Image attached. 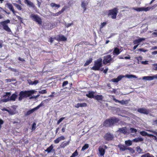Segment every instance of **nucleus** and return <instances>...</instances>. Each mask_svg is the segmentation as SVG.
<instances>
[{"label":"nucleus","mask_w":157,"mask_h":157,"mask_svg":"<svg viewBox=\"0 0 157 157\" xmlns=\"http://www.w3.org/2000/svg\"><path fill=\"white\" fill-rule=\"evenodd\" d=\"M154 70L157 71V64H155L153 65Z\"/></svg>","instance_id":"nucleus-57"},{"label":"nucleus","mask_w":157,"mask_h":157,"mask_svg":"<svg viewBox=\"0 0 157 157\" xmlns=\"http://www.w3.org/2000/svg\"><path fill=\"white\" fill-rule=\"evenodd\" d=\"M121 52L118 48L115 47L114 48L113 53L114 56H117L121 53Z\"/></svg>","instance_id":"nucleus-22"},{"label":"nucleus","mask_w":157,"mask_h":157,"mask_svg":"<svg viewBox=\"0 0 157 157\" xmlns=\"http://www.w3.org/2000/svg\"><path fill=\"white\" fill-rule=\"evenodd\" d=\"M14 5L16 7V8L19 10H22V8L21 6L19 4L17 3L14 4Z\"/></svg>","instance_id":"nucleus-37"},{"label":"nucleus","mask_w":157,"mask_h":157,"mask_svg":"<svg viewBox=\"0 0 157 157\" xmlns=\"http://www.w3.org/2000/svg\"><path fill=\"white\" fill-rule=\"evenodd\" d=\"M36 128V124L35 122H34L32 125V131L35 130Z\"/></svg>","instance_id":"nucleus-40"},{"label":"nucleus","mask_w":157,"mask_h":157,"mask_svg":"<svg viewBox=\"0 0 157 157\" xmlns=\"http://www.w3.org/2000/svg\"><path fill=\"white\" fill-rule=\"evenodd\" d=\"M113 135L111 134L109 132L106 133L104 136L105 140L107 141L112 140L114 138Z\"/></svg>","instance_id":"nucleus-10"},{"label":"nucleus","mask_w":157,"mask_h":157,"mask_svg":"<svg viewBox=\"0 0 157 157\" xmlns=\"http://www.w3.org/2000/svg\"><path fill=\"white\" fill-rule=\"evenodd\" d=\"M138 51H140V52H145L146 51H147V50H145V49L144 48H140L138 50Z\"/></svg>","instance_id":"nucleus-55"},{"label":"nucleus","mask_w":157,"mask_h":157,"mask_svg":"<svg viewBox=\"0 0 157 157\" xmlns=\"http://www.w3.org/2000/svg\"><path fill=\"white\" fill-rule=\"evenodd\" d=\"M96 93V92L94 91H89L88 92V94H86V96L89 98H94L95 96L94 95V94Z\"/></svg>","instance_id":"nucleus-16"},{"label":"nucleus","mask_w":157,"mask_h":157,"mask_svg":"<svg viewBox=\"0 0 157 157\" xmlns=\"http://www.w3.org/2000/svg\"><path fill=\"white\" fill-rule=\"evenodd\" d=\"M98 151L101 156H103L105 154V150L101 146L99 147L98 148Z\"/></svg>","instance_id":"nucleus-23"},{"label":"nucleus","mask_w":157,"mask_h":157,"mask_svg":"<svg viewBox=\"0 0 157 157\" xmlns=\"http://www.w3.org/2000/svg\"><path fill=\"white\" fill-rule=\"evenodd\" d=\"M53 38L51 37L48 40L49 42H50L51 43H52L53 41Z\"/></svg>","instance_id":"nucleus-62"},{"label":"nucleus","mask_w":157,"mask_h":157,"mask_svg":"<svg viewBox=\"0 0 157 157\" xmlns=\"http://www.w3.org/2000/svg\"><path fill=\"white\" fill-rule=\"evenodd\" d=\"M50 6L52 8H54L55 9H58L60 6V5L59 4H57L53 2L51 3L50 4Z\"/></svg>","instance_id":"nucleus-26"},{"label":"nucleus","mask_w":157,"mask_h":157,"mask_svg":"<svg viewBox=\"0 0 157 157\" xmlns=\"http://www.w3.org/2000/svg\"><path fill=\"white\" fill-rule=\"evenodd\" d=\"M143 140V139L141 137L135 138L132 140L133 141L136 142L142 141Z\"/></svg>","instance_id":"nucleus-31"},{"label":"nucleus","mask_w":157,"mask_h":157,"mask_svg":"<svg viewBox=\"0 0 157 157\" xmlns=\"http://www.w3.org/2000/svg\"><path fill=\"white\" fill-rule=\"evenodd\" d=\"M156 7H157V4H154L152 6L150 7V9L151 10H153L155 9Z\"/></svg>","instance_id":"nucleus-53"},{"label":"nucleus","mask_w":157,"mask_h":157,"mask_svg":"<svg viewBox=\"0 0 157 157\" xmlns=\"http://www.w3.org/2000/svg\"><path fill=\"white\" fill-rule=\"evenodd\" d=\"M148 155H149V153H146L143 155H142L141 156V157H147V156Z\"/></svg>","instance_id":"nucleus-61"},{"label":"nucleus","mask_w":157,"mask_h":157,"mask_svg":"<svg viewBox=\"0 0 157 157\" xmlns=\"http://www.w3.org/2000/svg\"><path fill=\"white\" fill-rule=\"evenodd\" d=\"M148 131L151 132L154 134L156 136H157V132H156L155 131L152 130H147Z\"/></svg>","instance_id":"nucleus-47"},{"label":"nucleus","mask_w":157,"mask_h":157,"mask_svg":"<svg viewBox=\"0 0 157 157\" xmlns=\"http://www.w3.org/2000/svg\"><path fill=\"white\" fill-rule=\"evenodd\" d=\"M58 41H65L67 40V38L63 35H59L57 40Z\"/></svg>","instance_id":"nucleus-24"},{"label":"nucleus","mask_w":157,"mask_h":157,"mask_svg":"<svg viewBox=\"0 0 157 157\" xmlns=\"http://www.w3.org/2000/svg\"><path fill=\"white\" fill-rule=\"evenodd\" d=\"M140 134L142 136H147L149 137H150V136H151V134H148L147 132L144 131H141L140 132Z\"/></svg>","instance_id":"nucleus-30"},{"label":"nucleus","mask_w":157,"mask_h":157,"mask_svg":"<svg viewBox=\"0 0 157 157\" xmlns=\"http://www.w3.org/2000/svg\"><path fill=\"white\" fill-rule=\"evenodd\" d=\"M89 147V145L88 144H85L82 147L81 149V151H83L86 149H87Z\"/></svg>","instance_id":"nucleus-38"},{"label":"nucleus","mask_w":157,"mask_h":157,"mask_svg":"<svg viewBox=\"0 0 157 157\" xmlns=\"http://www.w3.org/2000/svg\"><path fill=\"white\" fill-rule=\"evenodd\" d=\"M144 7L137 8L136 9H134V10H135L138 11H144Z\"/></svg>","instance_id":"nucleus-41"},{"label":"nucleus","mask_w":157,"mask_h":157,"mask_svg":"<svg viewBox=\"0 0 157 157\" xmlns=\"http://www.w3.org/2000/svg\"><path fill=\"white\" fill-rule=\"evenodd\" d=\"M112 60V58L110 55H108L104 57L103 60V63L104 64H106L108 63H110L111 60Z\"/></svg>","instance_id":"nucleus-11"},{"label":"nucleus","mask_w":157,"mask_h":157,"mask_svg":"<svg viewBox=\"0 0 157 157\" xmlns=\"http://www.w3.org/2000/svg\"><path fill=\"white\" fill-rule=\"evenodd\" d=\"M152 35L154 37L157 36V32H154L152 33Z\"/></svg>","instance_id":"nucleus-60"},{"label":"nucleus","mask_w":157,"mask_h":157,"mask_svg":"<svg viewBox=\"0 0 157 157\" xmlns=\"http://www.w3.org/2000/svg\"><path fill=\"white\" fill-rule=\"evenodd\" d=\"M4 121H3L2 120V119H0V127H1L2 126V125L4 123Z\"/></svg>","instance_id":"nucleus-59"},{"label":"nucleus","mask_w":157,"mask_h":157,"mask_svg":"<svg viewBox=\"0 0 157 157\" xmlns=\"http://www.w3.org/2000/svg\"><path fill=\"white\" fill-rule=\"evenodd\" d=\"M87 106V104L86 103H77L76 105H75V107L76 108H78L80 107H86Z\"/></svg>","instance_id":"nucleus-19"},{"label":"nucleus","mask_w":157,"mask_h":157,"mask_svg":"<svg viewBox=\"0 0 157 157\" xmlns=\"http://www.w3.org/2000/svg\"><path fill=\"white\" fill-rule=\"evenodd\" d=\"M65 119V117H62L60 118L57 121V124H59L62 121Z\"/></svg>","instance_id":"nucleus-45"},{"label":"nucleus","mask_w":157,"mask_h":157,"mask_svg":"<svg viewBox=\"0 0 157 157\" xmlns=\"http://www.w3.org/2000/svg\"><path fill=\"white\" fill-rule=\"evenodd\" d=\"M118 147L119 148L120 150L121 151H123L127 150V147L124 145L121 144L118 145Z\"/></svg>","instance_id":"nucleus-29"},{"label":"nucleus","mask_w":157,"mask_h":157,"mask_svg":"<svg viewBox=\"0 0 157 157\" xmlns=\"http://www.w3.org/2000/svg\"><path fill=\"white\" fill-rule=\"evenodd\" d=\"M53 148V146L52 144L49 147L47 148V149L45 150V151L48 152V153H50L51 152Z\"/></svg>","instance_id":"nucleus-33"},{"label":"nucleus","mask_w":157,"mask_h":157,"mask_svg":"<svg viewBox=\"0 0 157 157\" xmlns=\"http://www.w3.org/2000/svg\"><path fill=\"white\" fill-rule=\"evenodd\" d=\"M125 144L128 146H131L132 144V141L128 140L125 141Z\"/></svg>","instance_id":"nucleus-36"},{"label":"nucleus","mask_w":157,"mask_h":157,"mask_svg":"<svg viewBox=\"0 0 157 157\" xmlns=\"http://www.w3.org/2000/svg\"><path fill=\"white\" fill-rule=\"evenodd\" d=\"M136 58L138 61H139L142 59V57L141 56L137 57Z\"/></svg>","instance_id":"nucleus-54"},{"label":"nucleus","mask_w":157,"mask_h":157,"mask_svg":"<svg viewBox=\"0 0 157 157\" xmlns=\"http://www.w3.org/2000/svg\"><path fill=\"white\" fill-rule=\"evenodd\" d=\"M126 77L128 78H136V75H128L127 74L125 76H124V77Z\"/></svg>","instance_id":"nucleus-35"},{"label":"nucleus","mask_w":157,"mask_h":157,"mask_svg":"<svg viewBox=\"0 0 157 157\" xmlns=\"http://www.w3.org/2000/svg\"><path fill=\"white\" fill-rule=\"evenodd\" d=\"M151 136H150V137H153V139L157 142V137L151 134Z\"/></svg>","instance_id":"nucleus-48"},{"label":"nucleus","mask_w":157,"mask_h":157,"mask_svg":"<svg viewBox=\"0 0 157 157\" xmlns=\"http://www.w3.org/2000/svg\"><path fill=\"white\" fill-rule=\"evenodd\" d=\"M35 92V91L34 90L21 91H20L19 94V101H21L24 98H26L30 97Z\"/></svg>","instance_id":"nucleus-2"},{"label":"nucleus","mask_w":157,"mask_h":157,"mask_svg":"<svg viewBox=\"0 0 157 157\" xmlns=\"http://www.w3.org/2000/svg\"><path fill=\"white\" fill-rule=\"evenodd\" d=\"M6 94L4 95L3 97H5L6 96H8L7 98H3L1 99V101L3 102H6L10 101H15L17 98V95L15 94H13L10 97V92H7L6 93Z\"/></svg>","instance_id":"nucleus-3"},{"label":"nucleus","mask_w":157,"mask_h":157,"mask_svg":"<svg viewBox=\"0 0 157 157\" xmlns=\"http://www.w3.org/2000/svg\"><path fill=\"white\" fill-rule=\"evenodd\" d=\"M143 9L144 11H149L151 10L150 7H148L146 8L144 7Z\"/></svg>","instance_id":"nucleus-49"},{"label":"nucleus","mask_w":157,"mask_h":157,"mask_svg":"<svg viewBox=\"0 0 157 157\" xmlns=\"http://www.w3.org/2000/svg\"><path fill=\"white\" fill-rule=\"evenodd\" d=\"M68 84V82L67 81H64L62 84V87H64Z\"/></svg>","instance_id":"nucleus-42"},{"label":"nucleus","mask_w":157,"mask_h":157,"mask_svg":"<svg viewBox=\"0 0 157 157\" xmlns=\"http://www.w3.org/2000/svg\"><path fill=\"white\" fill-rule=\"evenodd\" d=\"M66 124H64V126L63 127L62 129V131L63 132H65L66 129Z\"/></svg>","instance_id":"nucleus-56"},{"label":"nucleus","mask_w":157,"mask_h":157,"mask_svg":"<svg viewBox=\"0 0 157 157\" xmlns=\"http://www.w3.org/2000/svg\"><path fill=\"white\" fill-rule=\"evenodd\" d=\"M102 58H100L95 61L94 66L92 67L91 69L94 71L99 70L100 68L102 66Z\"/></svg>","instance_id":"nucleus-5"},{"label":"nucleus","mask_w":157,"mask_h":157,"mask_svg":"<svg viewBox=\"0 0 157 157\" xmlns=\"http://www.w3.org/2000/svg\"><path fill=\"white\" fill-rule=\"evenodd\" d=\"M70 143V141H68L67 142L64 141L63 142L61 145H60V148H64L66 146L68 145Z\"/></svg>","instance_id":"nucleus-28"},{"label":"nucleus","mask_w":157,"mask_h":157,"mask_svg":"<svg viewBox=\"0 0 157 157\" xmlns=\"http://www.w3.org/2000/svg\"><path fill=\"white\" fill-rule=\"evenodd\" d=\"M7 5L8 8L10 9V11H12L14 15H15L16 16V17L20 21V23H23V22L22 18L20 16L17 15H16L15 13H17V12L15 11L13 7L12 4L11 3H7Z\"/></svg>","instance_id":"nucleus-7"},{"label":"nucleus","mask_w":157,"mask_h":157,"mask_svg":"<svg viewBox=\"0 0 157 157\" xmlns=\"http://www.w3.org/2000/svg\"><path fill=\"white\" fill-rule=\"evenodd\" d=\"M47 93V91L45 90H43L39 91V93L42 94H46Z\"/></svg>","instance_id":"nucleus-46"},{"label":"nucleus","mask_w":157,"mask_h":157,"mask_svg":"<svg viewBox=\"0 0 157 157\" xmlns=\"http://www.w3.org/2000/svg\"><path fill=\"white\" fill-rule=\"evenodd\" d=\"M130 130L132 133H136L137 132V130L136 129L132 128H130Z\"/></svg>","instance_id":"nucleus-43"},{"label":"nucleus","mask_w":157,"mask_h":157,"mask_svg":"<svg viewBox=\"0 0 157 157\" xmlns=\"http://www.w3.org/2000/svg\"><path fill=\"white\" fill-rule=\"evenodd\" d=\"M113 90L111 91V93H114V94H115L116 93L117 90L114 89H113Z\"/></svg>","instance_id":"nucleus-63"},{"label":"nucleus","mask_w":157,"mask_h":157,"mask_svg":"<svg viewBox=\"0 0 157 157\" xmlns=\"http://www.w3.org/2000/svg\"><path fill=\"white\" fill-rule=\"evenodd\" d=\"M44 104L41 102L39 105L34 108L29 110L27 111L25 113V115L26 116H28L33 113L35 110L39 109L40 107L43 106Z\"/></svg>","instance_id":"nucleus-9"},{"label":"nucleus","mask_w":157,"mask_h":157,"mask_svg":"<svg viewBox=\"0 0 157 157\" xmlns=\"http://www.w3.org/2000/svg\"><path fill=\"white\" fill-rule=\"evenodd\" d=\"M145 38H140L137 39H136L133 41V43L134 44H137L140 43L142 41L144 40Z\"/></svg>","instance_id":"nucleus-27"},{"label":"nucleus","mask_w":157,"mask_h":157,"mask_svg":"<svg viewBox=\"0 0 157 157\" xmlns=\"http://www.w3.org/2000/svg\"><path fill=\"white\" fill-rule=\"evenodd\" d=\"M92 59L91 58H90L89 59L87 60L84 64V66H86L91 63L92 61Z\"/></svg>","instance_id":"nucleus-32"},{"label":"nucleus","mask_w":157,"mask_h":157,"mask_svg":"<svg viewBox=\"0 0 157 157\" xmlns=\"http://www.w3.org/2000/svg\"><path fill=\"white\" fill-rule=\"evenodd\" d=\"M151 54L152 55H155L157 54V51H155L153 52H151Z\"/></svg>","instance_id":"nucleus-64"},{"label":"nucleus","mask_w":157,"mask_h":157,"mask_svg":"<svg viewBox=\"0 0 157 157\" xmlns=\"http://www.w3.org/2000/svg\"><path fill=\"white\" fill-rule=\"evenodd\" d=\"M117 132L121 133H123L124 135L128 133L127 128L126 127L119 128Z\"/></svg>","instance_id":"nucleus-15"},{"label":"nucleus","mask_w":157,"mask_h":157,"mask_svg":"<svg viewBox=\"0 0 157 157\" xmlns=\"http://www.w3.org/2000/svg\"><path fill=\"white\" fill-rule=\"evenodd\" d=\"M127 150H129L131 152L133 153L134 152V151L133 148L130 147H127Z\"/></svg>","instance_id":"nucleus-52"},{"label":"nucleus","mask_w":157,"mask_h":157,"mask_svg":"<svg viewBox=\"0 0 157 157\" xmlns=\"http://www.w3.org/2000/svg\"><path fill=\"white\" fill-rule=\"evenodd\" d=\"M113 100L116 102H118L122 105H127L128 103V100H122L121 101H119L117 99L115 98H113Z\"/></svg>","instance_id":"nucleus-14"},{"label":"nucleus","mask_w":157,"mask_h":157,"mask_svg":"<svg viewBox=\"0 0 157 157\" xmlns=\"http://www.w3.org/2000/svg\"><path fill=\"white\" fill-rule=\"evenodd\" d=\"M123 77L124 76L120 75L118 76L117 78H113L111 79L110 82H118L120 81Z\"/></svg>","instance_id":"nucleus-17"},{"label":"nucleus","mask_w":157,"mask_h":157,"mask_svg":"<svg viewBox=\"0 0 157 157\" xmlns=\"http://www.w3.org/2000/svg\"><path fill=\"white\" fill-rule=\"evenodd\" d=\"M120 119L115 117H112L106 119L103 122V125L106 127H112L117 124Z\"/></svg>","instance_id":"nucleus-1"},{"label":"nucleus","mask_w":157,"mask_h":157,"mask_svg":"<svg viewBox=\"0 0 157 157\" xmlns=\"http://www.w3.org/2000/svg\"><path fill=\"white\" fill-rule=\"evenodd\" d=\"M40 94H38L36 96H31V97H30V99H32L33 98H38V97L40 96Z\"/></svg>","instance_id":"nucleus-51"},{"label":"nucleus","mask_w":157,"mask_h":157,"mask_svg":"<svg viewBox=\"0 0 157 157\" xmlns=\"http://www.w3.org/2000/svg\"><path fill=\"white\" fill-rule=\"evenodd\" d=\"M137 111L138 112L147 115L149 113V111L144 108H140L137 109Z\"/></svg>","instance_id":"nucleus-12"},{"label":"nucleus","mask_w":157,"mask_h":157,"mask_svg":"<svg viewBox=\"0 0 157 157\" xmlns=\"http://www.w3.org/2000/svg\"><path fill=\"white\" fill-rule=\"evenodd\" d=\"M118 9L116 7L113 9L109 10L108 11V16H111V17L113 19H115L117 17V14L118 13Z\"/></svg>","instance_id":"nucleus-6"},{"label":"nucleus","mask_w":157,"mask_h":157,"mask_svg":"<svg viewBox=\"0 0 157 157\" xmlns=\"http://www.w3.org/2000/svg\"><path fill=\"white\" fill-rule=\"evenodd\" d=\"M8 112L9 114L11 115H13L15 114V113L13 110H9Z\"/></svg>","instance_id":"nucleus-50"},{"label":"nucleus","mask_w":157,"mask_h":157,"mask_svg":"<svg viewBox=\"0 0 157 157\" xmlns=\"http://www.w3.org/2000/svg\"><path fill=\"white\" fill-rule=\"evenodd\" d=\"M39 82L38 80H36L34 81H30V82H29V84L32 85H36Z\"/></svg>","instance_id":"nucleus-39"},{"label":"nucleus","mask_w":157,"mask_h":157,"mask_svg":"<svg viewBox=\"0 0 157 157\" xmlns=\"http://www.w3.org/2000/svg\"><path fill=\"white\" fill-rule=\"evenodd\" d=\"M10 22V21L9 19L2 21L0 22V29H1V25L3 29L9 33L11 34L12 33L10 29L8 26L7 24Z\"/></svg>","instance_id":"nucleus-4"},{"label":"nucleus","mask_w":157,"mask_h":157,"mask_svg":"<svg viewBox=\"0 0 157 157\" xmlns=\"http://www.w3.org/2000/svg\"><path fill=\"white\" fill-rule=\"evenodd\" d=\"M30 17L34 21L40 25H41L42 22V19L38 15L32 14L30 15Z\"/></svg>","instance_id":"nucleus-8"},{"label":"nucleus","mask_w":157,"mask_h":157,"mask_svg":"<svg viewBox=\"0 0 157 157\" xmlns=\"http://www.w3.org/2000/svg\"><path fill=\"white\" fill-rule=\"evenodd\" d=\"M3 11L7 14L9 13H7L6 10H4L3 8L0 7V19H2L3 18V17L1 14L2 13V12Z\"/></svg>","instance_id":"nucleus-34"},{"label":"nucleus","mask_w":157,"mask_h":157,"mask_svg":"<svg viewBox=\"0 0 157 157\" xmlns=\"http://www.w3.org/2000/svg\"><path fill=\"white\" fill-rule=\"evenodd\" d=\"M94 99L97 100L98 101H102L103 99V97L102 95L97 94L95 96Z\"/></svg>","instance_id":"nucleus-21"},{"label":"nucleus","mask_w":157,"mask_h":157,"mask_svg":"<svg viewBox=\"0 0 157 157\" xmlns=\"http://www.w3.org/2000/svg\"><path fill=\"white\" fill-rule=\"evenodd\" d=\"M154 78L157 79V74L153 76H144L143 79L147 80H152Z\"/></svg>","instance_id":"nucleus-18"},{"label":"nucleus","mask_w":157,"mask_h":157,"mask_svg":"<svg viewBox=\"0 0 157 157\" xmlns=\"http://www.w3.org/2000/svg\"><path fill=\"white\" fill-rule=\"evenodd\" d=\"M24 2L31 7L33 8H34L35 7V6L34 5L33 3L31 2L29 0H24Z\"/></svg>","instance_id":"nucleus-25"},{"label":"nucleus","mask_w":157,"mask_h":157,"mask_svg":"<svg viewBox=\"0 0 157 157\" xmlns=\"http://www.w3.org/2000/svg\"><path fill=\"white\" fill-rule=\"evenodd\" d=\"M81 6L82 8L83 7H86V4L84 2H82Z\"/></svg>","instance_id":"nucleus-58"},{"label":"nucleus","mask_w":157,"mask_h":157,"mask_svg":"<svg viewBox=\"0 0 157 157\" xmlns=\"http://www.w3.org/2000/svg\"><path fill=\"white\" fill-rule=\"evenodd\" d=\"M106 22H104L102 23H101L100 27V28L101 29L103 28L104 26H105L106 25Z\"/></svg>","instance_id":"nucleus-44"},{"label":"nucleus","mask_w":157,"mask_h":157,"mask_svg":"<svg viewBox=\"0 0 157 157\" xmlns=\"http://www.w3.org/2000/svg\"><path fill=\"white\" fill-rule=\"evenodd\" d=\"M65 139V137L63 136H62L55 140L54 142L55 144H56L58 143L61 140H63Z\"/></svg>","instance_id":"nucleus-20"},{"label":"nucleus","mask_w":157,"mask_h":157,"mask_svg":"<svg viewBox=\"0 0 157 157\" xmlns=\"http://www.w3.org/2000/svg\"><path fill=\"white\" fill-rule=\"evenodd\" d=\"M68 8L66 6H64L60 11L56 13H53L52 15L54 16H57L62 13Z\"/></svg>","instance_id":"nucleus-13"}]
</instances>
